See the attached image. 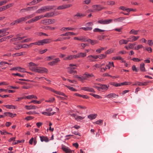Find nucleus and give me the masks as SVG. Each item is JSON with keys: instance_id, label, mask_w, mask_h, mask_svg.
I'll return each mask as SVG.
<instances>
[{"instance_id": "2f4dec72", "label": "nucleus", "mask_w": 153, "mask_h": 153, "mask_svg": "<svg viewBox=\"0 0 153 153\" xmlns=\"http://www.w3.org/2000/svg\"><path fill=\"white\" fill-rule=\"evenodd\" d=\"M84 77L86 78V79L87 78H88L92 77L93 76H94V75L92 74H89L85 73L84 74Z\"/></svg>"}, {"instance_id": "f03ea898", "label": "nucleus", "mask_w": 153, "mask_h": 153, "mask_svg": "<svg viewBox=\"0 0 153 153\" xmlns=\"http://www.w3.org/2000/svg\"><path fill=\"white\" fill-rule=\"evenodd\" d=\"M54 7V6H46L41 7L36 11V13H44L53 9Z\"/></svg>"}, {"instance_id": "338daca9", "label": "nucleus", "mask_w": 153, "mask_h": 153, "mask_svg": "<svg viewBox=\"0 0 153 153\" xmlns=\"http://www.w3.org/2000/svg\"><path fill=\"white\" fill-rule=\"evenodd\" d=\"M84 118V117H81V116H77L76 115V117L75 119L76 120H82Z\"/></svg>"}, {"instance_id": "423d86ee", "label": "nucleus", "mask_w": 153, "mask_h": 153, "mask_svg": "<svg viewBox=\"0 0 153 153\" xmlns=\"http://www.w3.org/2000/svg\"><path fill=\"white\" fill-rule=\"evenodd\" d=\"M60 60L59 58H56L54 59L51 61L49 62L48 64L51 66H53L57 64L60 62Z\"/></svg>"}, {"instance_id": "4c0bfd02", "label": "nucleus", "mask_w": 153, "mask_h": 153, "mask_svg": "<svg viewBox=\"0 0 153 153\" xmlns=\"http://www.w3.org/2000/svg\"><path fill=\"white\" fill-rule=\"evenodd\" d=\"M42 40L43 44H48L50 42V39H45Z\"/></svg>"}, {"instance_id": "20e7f679", "label": "nucleus", "mask_w": 153, "mask_h": 153, "mask_svg": "<svg viewBox=\"0 0 153 153\" xmlns=\"http://www.w3.org/2000/svg\"><path fill=\"white\" fill-rule=\"evenodd\" d=\"M112 19H110L108 20H103L102 19H99L97 22L99 24L106 25L111 23L112 21Z\"/></svg>"}, {"instance_id": "f704fd0d", "label": "nucleus", "mask_w": 153, "mask_h": 153, "mask_svg": "<svg viewBox=\"0 0 153 153\" xmlns=\"http://www.w3.org/2000/svg\"><path fill=\"white\" fill-rule=\"evenodd\" d=\"M72 57V55H68L67 57L64 58L63 59L65 60H70L73 59Z\"/></svg>"}, {"instance_id": "79ce46f5", "label": "nucleus", "mask_w": 153, "mask_h": 153, "mask_svg": "<svg viewBox=\"0 0 153 153\" xmlns=\"http://www.w3.org/2000/svg\"><path fill=\"white\" fill-rule=\"evenodd\" d=\"M23 38H21L20 37H17L16 38H12L11 39V40L12 41H17L18 40H20L22 39Z\"/></svg>"}, {"instance_id": "37998d69", "label": "nucleus", "mask_w": 153, "mask_h": 153, "mask_svg": "<svg viewBox=\"0 0 153 153\" xmlns=\"http://www.w3.org/2000/svg\"><path fill=\"white\" fill-rule=\"evenodd\" d=\"M42 87L43 88H45L47 90H50L52 92H53V91H54V89H52L51 88H50L49 87H46L44 85H43L42 86Z\"/></svg>"}, {"instance_id": "412c9836", "label": "nucleus", "mask_w": 153, "mask_h": 153, "mask_svg": "<svg viewBox=\"0 0 153 153\" xmlns=\"http://www.w3.org/2000/svg\"><path fill=\"white\" fill-rule=\"evenodd\" d=\"M86 42H89L92 45H94L98 43V41L97 40H91L90 39H87L86 38Z\"/></svg>"}, {"instance_id": "a211bd4d", "label": "nucleus", "mask_w": 153, "mask_h": 153, "mask_svg": "<svg viewBox=\"0 0 153 153\" xmlns=\"http://www.w3.org/2000/svg\"><path fill=\"white\" fill-rule=\"evenodd\" d=\"M84 16V15L80 13H77L76 15L74 16V18L75 19H77Z\"/></svg>"}, {"instance_id": "680f3d73", "label": "nucleus", "mask_w": 153, "mask_h": 153, "mask_svg": "<svg viewBox=\"0 0 153 153\" xmlns=\"http://www.w3.org/2000/svg\"><path fill=\"white\" fill-rule=\"evenodd\" d=\"M69 73L71 74H74L75 73H76L77 72L76 71H73V70L72 69H70V70L68 71Z\"/></svg>"}, {"instance_id": "69168bd1", "label": "nucleus", "mask_w": 153, "mask_h": 153, "mask_svg": "<svg viewBox=\"0 0 153 153\" xmlns=\"http://www.w3.org/2000/svg\"><path fill=\"white\" fill-rule=\"evenodd\" d=\"M46 29H48V30H53L55 29V27H51L49 26H47L45 28Z\"/></svg>"}, {"instance_id": "ddd939ff", "label": "nucleus", "mask_w": 153, "mask_h": 153, "mask_svg": "<svg viewBox=\"0 0 153 153\" xmlns=\"http://www.w3.org/2000/svg\"><path fill=\"white\" fill-rule=\"evenodd\" d=\"M81 90L90 92H95L93 88L88 87H83L82 88Z\"/></svg>"}, {"instance_id": "f8f14e48", "label": "nucleus", "mask_w": 153, "mask_h": 153, "mask_svg": "<svg viewBox=\"0 0 153 153\" xmlns=\"http://www.w3.org/2000/svg\"><path fill=\"white\" fill-rule=\"evenodd\" d=\"M25 108L28 110L31 109H36L39 108L34 105H26L25 106Z\"/></svg>"}, {"instance_id": "6ab92c4d", "label": "nucleus", "mask_w": 153, "mask_h": 153, "mask_svg": "<svg viewBox=\"0 0 153 153\" xmlns=\"http://www.w3.org/2000/svg\"><path fill=\"white\" fill-rule=\"evenodd\" d=\"M40 138L41 141H45L46 142H47L49 141L48 138L46 137H45L43 136H40Z\"/></svg>"}, {"instance_id": "39448f33", "label": "nucleus", "mask_w": 153, "mask_h": 153, "mask_svg": "<svg viewBox=\"0 0 153 153\" xmlns=\"http://www.w3.org/2000/svg\"><path fill=\"white\" fill-rule=\"evenodd\" d=\"M8 29V28H6L0 30V36L2 37L7 35L9 33L7 31Z\"/></svg>"}, {"instance_id": "4468645a", "label": "nucleus", "mask_w": 153, "mask_h": 153, "mask_svg": "<svg viewBox=\"0 0 153 153\" xmlns=\"http://www.w3.org/2000/svg\"><path fill=\"white\" fill-rule=\"evenodd\" d=\"M98 85L100 86L101 91L102 90L103 91H106L107 90L109 86V85H102L99 84Z\"/></svg>"}, {"instance_id": "09e8293b", "label": "nucleus", "mask_w": 153, "mask_h": 153, "mask_svg": "<svg viewBox=\"0 0 153 153\" xmlns=\"http://www.w3.org/2000/svg\"><path fill=\"white\" fill-rule=\"evenodd\" d=\"M12 75L14 76H18L22 77H24V74H21L19 73H13Z\"/></svg>"}, {"instance_id": "603ef678", "label": "nucleus", "mask_w": 153, "mask_h": 153, "mask_svg": "<svg viewBox=\"0 0 153 153\" xmlns=\"http://www.w3.org/2000/svg\"><path fill=\"white\" fill-rule=\"evenodd\" d=\"M111 85L115 87L120 86H121L120 83H118L116 82H113L111 83Z\"/></svg>"}, {"instance_id": "f3484780", "label": "nucleus", "mask_w": 153, "mask_h": 153, "mask_svg": "<svg viewBox=\"0 0 153 153\" xmlns=\"http://www.w3.org/2000/svg\"><path fill=\"white\" fill-rule=\"evenodd\" d=\"M74 39L75 40H80L83 42H86L87 41L86 40V38L83 36H81L79 38L77 37H74Z\"/></svg>"}, {"instance_id": "4be33fe9", "label": "nucleus", "mask_w": 153, "mask_h": 153, "mask_svg": "<svg viewBox=\"0 0 153 153\" xmlns=\"http://www.w3.org/2000/svg\"><path fill=\"white\" fill-rule=\"evenodd\" d=\"M40 22L44 25H49V19H47L42 20Z\"/></svg>"}, {"instance_id": "bb28decb", "label": "nucleus", "mask_w": 153, "mask_h": 153, "mask_svg": "<svg viewBox=\"0 0 153 153\" xmlns=\"http://www.w3.org/2000/svg\"><path fill=\"white\" fill-rule=\"evenodd\" d=\"M112 60H120L122 61L123 62H124V61L123 60V59H122L121 57L120 56H116V57H114L112 58Z\"/></svg>"}, {"instance_id": "4d7b16f0", "label": "nucleus", "mask_w": 153, "mask_h": 153, "mask_svg": "<svg viewBox=\"0 0 153 153\" xmlns=\"http://www.w3.org/2000/svg\"><path fill=\"white\" fill-rule=\"evenodd\" d=\"M15 82L17 83L21 84L22 85H27L28 83H27L23 82H21V81H16Z\"/></svg>"}, {"instance_id": "13d9d810", "label": "nucleus", "mask_w": 153, "mask_h": 153, "mask_svg": "<svg viewBox=\"0 0 153 153\" xmlns=\"http://www.w3.org/2000/svg\"><path fill=\"white\" fill-rule=\"evenodd\" d=\"M102 122H103L102 120H99L98 121L95 122V123H96L97 124L102 125Z\"/></svg>"}, {"instance_id": "a19ab883", "label": "nucleus", "mask_w": 153, "mask_h": 153, "mask_svg": "<svg viewBox=\"0 0 153 153\" xmlns=\"http://www.w3.org/2000/svg\"><path fill=\"white\" fill-rule=\"evenodd\" d=\"M55 112L49 113L46 112H42V114L44 115H46L48 116H51L53 115Z\"/></svg>"}, {"instance_id": "0eeeda50", "label": "nucleus", "mask_w": 153, "mask_h": 153, "mask_svg": "<svg viewBox=\"0 0 153 153\" xmlns=\"http://www.w3.org/2000/svg\"><path fill=\"white\" fill-rule=\"evenodd\" d=\"M92 9L90 10V11L91 12H94L95 11H98L100 10V5H93L92 6Z\"/></svg>"}, {"instance_id": "ea45409f", "label": "nucleus", "mask_w": 153, "mask_h": 153, "mask_svg": "<svg viewBox=\"0 0 153 153\" xmlns=\"http://www.w3.org/2000/svg\"><path fill=\"white\" fill-rule=\"evenodd\" d=\"M143 48V46L141 45H137V46L134 47V49L136 50H138L142 48Z\"/></svg>"}, {"instance_id": "f257e3e1", "label": "nucleus", "mask_w": 153, "mask_h": 153, "mask_svg": "<svg viewBox=\"0 0 153 153\" xmlns=\"http://www.w3.org/2000/svg\"><path fill=\"white\" fill-rule=\"evenodd\" d=\"M29 68L32 71L39 73H47L48 70L44 68L38 67L34 63L30 62L29 63Z\"/></svg>"}, {"instance_id": "473e14b6", "label": "nucleus", "mask_w": 153, "mask_h": 153, "mask_svg": "<svg viewBox=\"0 0 153 153\" xmlns=\"http://www.w3.org/2000/svg\"><path fill=\"white\" fill-rule=\"evenodd\" d=\"M128 42V40L126 41L124 39H122L119 41V44L120 45H122L123 44H126Z\"/></svg>"}, {"instance_id": "aec40b11", "label": "nucleus", "mask_w": 153, "mask_h": 153, "mask_svg": "<svg viewBox=\"0 0 153 153\" xmlns=\"http://www.w3.org/2000/svg\"><path fill=\"white\" fill-rule=\"evenodd\" d=\"M76 34L72 32H68L65 33L64 34H61L60 36H65L70 35H76Z\"/></svg>"}, {"instance_id": "6e6d98bb", "label": "nucleus", "mask_w": 153, "mask_h": 153, "mask_svg": "<svg viewBox=\"0 0 153 153\" xmlns=\"http://www.w3.org/2000/svg\"><path fill=\"white\" fill-rule=\"evenodd\" d=\"M36 113L35 111H29L28 112H26V114L28 115H32L34 114H36Z\"/></svg>"}, {"instance_id": "cd10ccee", "label": "nucleus", "mask_w": 153, "mask_h": 153, "mask_svg": "<svg viewBox=\"0 0 153 153\" xmlns=\"http://www.w3.org/2000/svg\"><path fill=\"white\" fill-rule=\"evenodd\" d=\"M79 57L81 58V57H84L86 56V53H82L80 52L79 53H78Z\"/></svg>"}, {"instance_id": "1a4fd4ad", "label": "nucleus", "mask_w": 153, "mask_h": 153, "mask_svg": "<svg viewBox=\"0 0 153 153\" xmlns=\"http://www.w3.org/2000/svg\"><path fill=\"white\" fill-rule=\"evenodd\" d=\"M72 6V5L71 4H64L59 6L57 9L58 10H63L70 7Z\"/></svg>"}, {"instance_id": "9b49d317", "label": "nucleus", "mask_w": 153, "mask_h": 153, "mask_svg": "<svg viewBox=\"0 0 153 153\" xmlns=\"http://www.w3.org/2000/svg\"><path fill=\"white\" fill-rule=\"evenodd\" d=\"M140 37L139 36H131L128 39V42H133L136 41Z\"/></svg>"}, {"instance_id": "7c9ffc66", "label": "nucleus", "mask_w": 153, "mask_h": 153, "mask_svg": "<svg viewBox=\"0 0 153 153\" xmlns=\"http://www.w3.org/2000/svg\"><path fill=\"white\" fill-rule=\"evenodd\" d=\"M34 16H35V14H31L27 15V16H26L24 17L25 18V20H26L27 19H30V18H31L33 17Z\"/></svg>"}, {"instance_id": "6e6552de", "label": "nucleus", "mask_w": 153, "mask_h": 153, "mask_svg": "<svg viewBox=\"0 0 153 153\" xmlns=\"http://www.w3.org/2000/svg\"><path fill=\"white\" fill-rule=\"evenodd\" d=\"M56 14H55L54 12H51L46 13L44 15H43V18L45 17L47 18H50L56 16Z\"/></svg>"}, {"instance_id": "5fc2aeb1", "label": "nucleus", "mask_w": 153, "mask_h": 153, "mask_svg": "<svg viewBox=\"0 0 153 153\" xmlns=\"http://www.w3.org/2000/svg\"><path fill=\"white\" fill-rule=\"evenodd\" d=\"M30 11H34L36 10L38 8L37 6H34L32 7H30Z\"/></svg>"}, {"instance_id": "9d476101", "label": "nucleus", "mask_w": 153, "mask_h": 153, "mask_svg": "<svg viewBox=\"0 0 153 153\" xmlns=\"http://www.w3.org/2000/svg\"><path fill=\"white\" fill-rule=\"evenodd\" d=\"M62 148L63 150L66 153H70L72 152H74V151L71 150L69 149L68 147H67L64 145L62 146Z\"/></svg>"}, {"instance_id": "b1692460", "label": "nucleus", "mask_w": 153, "mask_h": 153, "mask_svg": "<svg viewBox=\"0 0 153 153\" xmlns=\"http://www.w3.org/2000/svg\"><path fill=\"white\" fill-rule=\"evenodd\" d=\"M53 92H54V93H55L56 94H58L59 95H62V96H63L64 97H67V96L64 93H63L62 92H61L60 91H56L54 89V91H53Z\"/></svg>"}, {"instance_id": "393cba45", "label": "nucleus", "mask_w": 153, "mask_h": 153, "mask_svg": "<svg viewBox=\"0 0 153 153\" xmlns=\"http://www.w3.org/2000/svg\"><path fill=\"white\" fill-rule=\"evenodd\" d=\"M97 114H91L88 116V117L91 120H92L95 118L97 116Z\"/></svg>"}, {"instance_id": "bf43d9fd", "label": "nucleus", "mask_w": 153, "mask_h": 153, "mask_svg": "<svg viewBox=\"0 0 153 153\" xmlns=\"http://www.w3.org/2000/svg\"><path fill=\"white\" fill-rule=\"evenodd\" d=\"M55 99L54 98H50L49 100H45V102H52Z\"/></svg>"}, {"instance_id": "0e129e2a", "label": "nucleus", "mask_w": 153, "mask_h": 153, "mask_svg": "<svg viewBox=\"0 0 153 153\" xmlns=\"http://www.w3.org/2000/svg\"><path fill=\"white\" fill-rule=\"evenodd\" d=\"M106 56V55L103 54H101L99 55V58L102 59L103 58H105Z\"/></svg>"}, {"instance_id": "8fccbe9b", "label": "nucleus", "mask_w": 153, "mask_h": 153, "mask_svg": "<svg viewBox=\"0 0 153 153\" xmlns=\"http://www.w3.org/2000/svg\"><path fill=\"white\" fill-rule=\"evenodd\" d=\"M41 101H37L36 100H32L29 103H33L34 104L37 103V104H39L41 103Z\"/></svg>"}, {"instance_id": "e2e57ef3", "label": "nucleus", "mask_w": 153, "mask_h": 153, "mask_svg": "<svg viewBox=\"0 0 153 153\" xmlns=\"http://www.w3.org/2000/svg\"><path fill=\"white\" fill-rule=\"evenodd\" d=\"M91 0H85L83 1V4H89L91 2Z\"/></svg>"}, {"instance_id": "de8ad7c7", "label": "nucleus", "mask_w": 153, "mask_h": 153, "mask_svg": "<svg viewBox=\"0 0 153 153\" xmlns=\"http://www.w3.org/2000/svg\"><path fill=\"white\" fill-rule=\"evenodd\" d=\"M93 31H94L96 32H104V30H101L99 28H96L94 29Z\"/></svg>"}, {"instance_id": "c85d7f7f", "label": "nucleus", "mask_w": 153, "mask_h": 153, "mask_svg": "<svg viewBox=\"0 0 153 153\" xmlns=\"http://www.w3.org/2000/svg\"><path fill=\"white\" fill-rule=\"evenodd\" d=\"M79 29H82L84 30L87 31L88 30H91L92 29V27H82L80 28Z\"/></svg>"}, {"instance_id": "2eb2a0df", "label": "nucleus", "mask_w": 153, "mask_h": 153, "mask_svg": "<svg viewBox=\"0 0 153 153\" xmlns=\"http://www.w3.org/2000/svg\"><path fill=\"white\" fill-rule=\"evenodd\" d=\"M118 95H116L114 93H110L109 94L107 95L105 97H107L109 98H115L116 97H118Z\"/></svg>"}, {"instance_id": "49530a36", "label": "nucleus", "mask_w": 153, "mask_h": 153, "mask_svg": "<svg viewBox=\"0 0 153 153\" xmlns=\"http://www.w3.org/2000/svg\"><path fill=\"white\" fill-rule=\"evenodd\" d=\"M93 24L92 22H89L87 23L86 24L85 26L86 27H92V26H93Z\"/></svg>"}, {"instance_id": "e433bc0d", "label": "nucleus", "mask_w": 153, "mask_h": 153, "mask_svg": "<svg viewBox=\"0 0 153 153\" xmlns=\"http://www.w3.org/2000/svg\"><path fill=\"white\" fill-rule=\"evenodd\" d=\"M145 65L143 63H141L140 64V69L141 71H145L144 67Z\"/></svg>"}, {"instance_id": "052dcab7", "label": "nucleus", "mask_w": 153, "mask_h": 153, "mask_svg": "<svg viewBox=\"0 0 153 153\" xmlns=\"http://www.w3.org/2000/svg\"><path fill=\"white\" fill-rule=\"evenodd\" d=\"M49 25L53 24L56 22V20L54 19H49Z\"/></svg>"}, {"instance_id": "c756f323", "label": "nucleus", "mask_w": 153, "mask_h": 153, "mask_svg": "<svg viewBox=\"0 0 153 153\" xmlns=\"http://www.w3.org/2000/svg\"><path fill=\"white\" fill-rule=\"evenodd\" d=\"M25 17L21 18L16 20V22H17V24L20 23L21 22L26 20H25Z\"/></svg>"}, {"instance_id": "a878e982", "label": "nucleus", "mask_w": 153, "mask_h": 153, "mask_svg": "<svg viewBox=\"0 0 153 153\" xmlns=\"http://www.w3.org/2000/svg\"><path fill=\"white\" fill-rule=\"evenodd\" d=\"M139 30H135L134 29H132L129 32L130 34H132L135 35L137 34Z\"/></svg>"}, {"instance_id": "72a5a7b5", "label": "nucleus", "mask_w": 153, "mask_h": 153, "mask_svg": "<svg viewBox=\"0 0 153 153\" xmlns=\"http://www.w3.org/2000/svg\"><path fill=\"white\" fill-rule=\"evenodd\" d=\"M4 114L5 116H8L12 117H14V116H13V114H12V113L10 112H4Z\"/></svg>"}, {"instance_id": "864d4df0", "label": "nucleus", "mask_w": 153, "mask_h": 153, "mask_svg": "<svg viewBox=\"0 0 153 153\" xmlns=\"http://www.w3.org/2000/svg\"><path fill=\"white\" fill-rule=\"evenodd\" d=\"M55 56H48L46 58V60L48 61H50L52 59H53V58L55 57Z\"/></svg>"}, {"instance_id": "dca6fc26", "label": "nucleus", "mask_w": 153, "mask_h": 153, "mask_svg": "<svg viewBox=\"0 0 153 153\" xmlns=\"http://www.w3.org/2000/svg\"><path fill=\"white\" fill-rule=\"evenodd\" d=\"M42 0H33L32 1L27 4V5L31 6L39 2Z\"/></svg>"}, {"instance_id": "7ed1b4c3", "label": "nucleus", "mask_w": 153, "mask_h": 153, "mask_svg": "<svg viewBox=\"0 0 153 153\" xmlns=\"http://www.w3.org/2000/svg\"><path fill=\"white\" fill-rule=\"evenodd\" d=\"M41 19H43V15H40L36 16L34 18H32V19L29 20L27 22H26V23L27 24L33 23L36 22Z\"/></svg>"}, {"instance_id": "5701e85b", "label": "nucleus", "mask_w": 153, "mask_h": 153, "mask_svg": "<svg viewBox=\"0 0 153 153\" xmlns=\"http://www.w3.org/2000/svg\"><path fill=\"white\" fill-rule=\"evenodd\" d=\"M125 18L123 17H119L117 19H114V21L115 22H121L125 19Z\"/></svg>"}, {"instance_id": "c9c22d12", "label": "nucleus", "mask_w": 153, "mask_h": 153, "mask_svg": "<svg viewBox=\"0 0 153 153\" xmlns=\"http://www.w3.org/2000/svg\"><path fill=\"white\" fill-rule=\"evenodd\" d=\"M69 66H70V67L69 68L70 69H72L73 70L76 69V67H77V66L76 65H74L73 64H69Z\"/></svg>"}, {"instance_id": "a18cd8bd", "label": "nucleus", "mask_w": 153, "mask_h": 153, "mask_svg": "<svg viewBox=\"0 0 153 153\" xmlns=\"http://www.w3.org/2000/svg\"><path fill=\"white\" fill-rule=\"evenodd\" d=\"M111 66L114 67V63L113 62H109L108 65H106V67H108V68L109 69Z\"/></svg>"}, {"instance_id": "3c124183", "label": "nucleus", "mask_w": 153, "mask_h": 153, "mask_svg": "<svg viewBox=\"0 0 153 153\" xmlns=\"http://www.w3.org/2000/svg\"><path fill=\"white\" fill-rule=\"evenodd\" d=\"M107 4L108 5H112L115 4V2L111 1H108L107 2Z\"/></svg>"}, {"instance_id": "c03bdc74", "label": "nucleus", "mask_w": 153, "mask_h": 153, "mask_svg": "<svg viewBox=\"0 0 153 153\" xmlns=\"http://www.w3.org/2000/svg\"><path fill=\"white\" fill-rule=\"evenodd\" d=\"M65 86L66 87H67L68 88V89H69L70 90L72 91H77V90L76 89H75L73 87H71L70 86H67V85H65Z\"/></svg>"}, {"instance_id": "774afa93", "label": "nucleus", "mask_w": 153, "mask_h": 153, "mask_svg": "<svg viewBox=\"0 0 153 153\" xmlns=\"http://www.w3.org/2000/svg\"><path fill=\"white\" fill-rule=\"evenodd\" d=\"M78 79L80 81H82L83 80L86 79V78L84 77V76H79Z\"/></svg>"}, {"instance_id": "58836bf2", "label": "nucleus", "mask_w": 153, "mask_h": 153, "mask_svg": "<svg viewBox=\"0 0 153 153\" xmlns=\"http://www.w3.org/2000/svg\"><path fill=\"white\" fill-rule=\"evenodd\" d=\"M4 106L7 108L8 109H15V106H14L11 105H4Z\"/></svg>"}]
</instances>
